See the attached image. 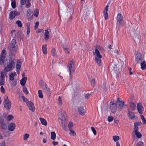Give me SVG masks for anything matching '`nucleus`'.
<instances>
[{
  "mask_svg": "<svg viewBox=\"0 0 146 146\" xmlns=\"http://www.w3.org/2000/svg\"><path fill=\"white\" fill-rule=\"evenodd\" d=\"M95 53L94 52V54L95 55V60L99 66H101L102 64V60L101 58H102V56L100 54L98 49L100 50L101 47L98 45H96L95 46Z\"/></svg>",
  "mask_w": 146,
  "mask_h": 146,
  "instance_id": "1",
  "label": "nucleus"
},
{
  "mask_svg": "<svg viewBox=\"0 0 146 146\" xmlns=\"http://www.w3.org/2000/svg\"><path fill=\"white\" fill-rule=\"evenodd\" d=\"M16 60L13 56H11L9 58V61L6 64L7 66L5 67L4 69L6 70L7 72L10 71L15 68V62Z\"/></svg>",
  "mask_w": 146,
  "mask_h": 146,
  "instance_id": "2",
  "label": "nucleus"
},
{
  "mask_svg": "<svg viewBox=\"0 0 146 146\" xmlns=\"http://www.w3.org/2000/svg\"><path fill=\"white\" fill-rule=\"evenodd\" d=\"M17 45L15 40L13 39L9 44V48L11 53L15 54L17 51Z\"/></svg>",
  "mask_w": 146,
  "mask_h": 146,
  "instance_id": "3",
  "label": "nucleus"
},
{
  "mask_svg": "<svg viewBox=\"0 0 146 146\" xmlns=\"http://www.w3.org/2000/svg\"><path fill=\"white\" fill-rule=\"evenodd\" d=\"M3 104L4 107L7 110L9 111L10 110L11 106V103L9 101L7 96H6L4 98Z\"/></svg>",
  "mask_w": 146,
  "mask_h": 146,
  "instance_id": "4",
  "label": "nucleus"
},
{
  "mask_svg": "<svg viewBox=\"0 0 146 146\" xmlns=\"http://www.w3.org/2000/svg\"><path fill=\"white\" fill-rule=\"evenodd\" d=\"M135 61L137 63H140L144 60L140 52H137V53L135 56Z\"/></svg>",
  "mask_w": 146,
  "mask_h": 146,
  "instance_id": "5",
  "label": "nucleus"
},
{
  "mask_svg": "<svg viewBox=\"0 0 146 146\" xmlns=\"http://www.w3.org/2000/svg\"><path fill=\"white\" fill-rule=\"evenodd\" d=\"M110 103L111 104L110 105V109L113 113H115L117 110V106L116 103L112 102V101H111Z\"/></svg>",
  "mask_w": 146,
  "mask_h": 146,
  "instance_id": "6",
  "label": "nucleus"
},
{
  "mask_svg": "<svg viewBox=\"0 0 146 146\" xmlns=\"http://www.w3.org/2000/svg\"><path fill=\"white\" fill-rule=\"evenodd\" d=\"M27 17L28 20L31 21L32 20L33 15L32 10L30 9H29L27 11Z\"/></svg>",
  "mask_w": 146,
  "mask_h": 146,
  "instance_id": "7",
  "label": "nucleus"
},
{
  "mask_svg": "<svg viewBox=\"0 0 146 146\" xmlns=\"http://www.w3.org/2000/svg\"><path fill=\"white\" fill-rule=\"evenodd\" d=\"M116 19L117 23L122 24L123 23V19L122 15L120 13H118Z\"/></svg>",
  "mask_w": 146,
  "mask_h": 146,
  "instance_id": "8",
  "label": "nucleus"
},
{
  "mask_svg": "<svg viewBox=\"0 0 146 146\" xmlns=\"http://www.w3.org/2000/svg\"><path fill=\"white\" fill-rule=\"evenodd\" d=\"M59 118L61 119L62 121L65 120L66 119V114L65 112L61 111L59 113Z\"/></svg>",
  "mask_w": 146,
  "mask_h": 146,
  "instance_id": "9",
  "label": "nucleus"
},
{
  "mask_svg": "<svg viewBox=\"0 0 146 146\" xmlns=\"http://www.w3.org/2000/svg\"><path fill=\"white\" fill-rule=\"evenodd\" d=\"M27 105L29 107V109L32 111H34L35 108L34 106V104L31 101H29L27 104Z\"/></svg>",
  "mask_w": 146,
  "mask_h": 146,
  "instance_id": "10",
  "label": "nucleus"
},
{
  "mask_svg": "<svg viewBox=\"0 0 146 146\" xmlns=\"http://www.w3.org/2000/svg\"><path fill=\"white\" fill-rule=\"evenodd\" d=\"M137 109L139 113L141 114L143 113V107L140 103H139L137 106Z\"/></svg>",
  "mask_w": 146,
  "mask_h": 146,
  "instance_id": "11",
  "label": "nucleus"
},
{
  "mask_svg": "<svg viewBox=\"0 0 146 146\" xmlns=\"http://www.w3.org/2000/svg\"><path fill=\"white\" fill-rule=\"evenodd\" d=\"M44 90L46 94L48 96L50 95L51 94V92L49 88H48L47 85L45 84Z\"/></svg>",
  "mask_w": 146,
  "mask_h": 146,
  "instance_id": "12",
  "label": "nucleus"
},
{
  "mask_svg": "<svg viewBox=\"0 0 146 146\" xmlns=\"http://www.w3.org/2000/svg\"><path fill=\"white\" fill-rule=\"evenodd\" d=\"M5 55H0V65H2L4 64L5 67L6 65V63L4 64V60L5 58Z\"/></svg>",
  "mask_w": 146,
  "mask_h": 146,
  "instance_id": "13",
  "label": "nucleus"
},
{
  "mask_svg": "<svg viewBox=\"0 0 146 146\" xmlns=\"http://www.w3.org/2000/svg\"><path fill=\"white\" fill-rule=\"evenodd\" d=\"M15 128V124L13 123H11L9 126L8 129L9 131H13Z\"/></svg>",
  "mask_w": 146,
  "mask_h": 146,
  "instance_id": "14",
  "label": "nucleus"
},
{
  "mask_svg": "<svg viewBox=\"0 0 146 146\" xmlns=\"http://www.w3.org/2000/svg\"><path fill=\"white\" fill-rule=\"evenodd\" d=\"M109 5H107L105 9V10L104 11V15L105 19L107 20L108 18V10Z\"/></svg>",
  "mask_w": 146,
  "mask_h": 146,
  "instance_id": "15",
  "label": "nucleus"
},
{
  "mask_svg": "<svg viewBox=\"0 0 146 146\" xmlns=\"http://www.w3.org/2000/svg\"><path fill=\"white\" fill-rule=\"evenodd\" d=\"M79 113L82 115H84L85 114V110L82 107H79L78 108Z\"/></svg>",
  "mask_w": 146,
  "mask_h": 146,
  "instance_id": "16",
  "label": "nucleus"
},
{
  "mask_svg": "<svg viewBox=\"0 0 146 146\" xmlns=\"http://www.w3.org/2000/svg\"><path fill=\"white\" fill-rule=\"evenodd\" d=\"M128 115L130 118L132 119H134L135 117L133 112L129 111L128 112Z\"/></svg>",
  "mask_w": 146,
  "mask_h": 146,
  "instance_id": "17",
  "label": "nucleus"
},
{
  "mask_svg": "<svg viewBox=\"0 0 146 146\" xmlns=\"http://www.w3.org/2000/svg\"><path fill=\"white\" fill-rule=\"evenodd\" d=\"M140 63L141 69L143 70H145L146 68V61L144 60Z\"/></svg>",
  "mask_w": 146,
  "mask_h": 146,
  "instance_id": "18",
  "label": "nucleus"
},
{
  "mask_svg": "<svg viewBox=\"0 0 146 146\" xmlns=\"http://www.w3.org/2000/svg\"><path fill=\"white\" fill-rule=\"evenodd\" d=\"M0 124L3 129H7L6 126V124L5 122L4 121L3 119H1L0 121Z\"/></svg>",
  "mask_w": 146,
  "mask_h": 146,
  "instance_id": "19",
  "label": "nucleus"
},
{
  "mask_svg": "<svg viewBox=\"0 0 146 146\" xmlns=\"http://www.w3.org/2000/svg\"><path fill=\"white\" fill-rule=\"evenodd\" d=\"M27 80V77H25L23 78L20 80V84L22 86H25V84L26 83Z\"/></svg>",
  "mask_w": 146,
  "mask_h": 146,
  "instance_id": "20",
  "label": "nucleus"
},
{
  "mask_svg": "<svg viewBox=\"0 0 146 146\" xmlns=\"http://www.w3.org/2000/svg\"><path fill=\"white\" fill-rule=\"evenodd\" d=\"M44 35L45 40H47L49 38V32L47 29L45 30Z\"/></svg>",
  "mask_w": 146,
  "mask_h": 146,
  "instance_id": "21",
  "label": "nucleus"
},
{
  "mask_svg": "<svg viewBox=\"0 0 146 146\" xmlns=\"http://www.w3.org/2000/svg\"><path fill=\"white\" fill-rule=\"evenodd\" d=\"M42 124L44 125H47V122L46 120L42 118H40L39 119Z\"/></svg>",
  "mask_w": 146,
  "mask_h": 146,
  "instance_id": "22",
  "label": "nucleus"
},
{
  "mask_svg": "<svg viewBox=\"0 0 146 146\" xmlns=\"http://www.w3.org/2000/svg\"><path fill=\"white\" fill-rule=\"evenodd\" d=\"M116 105H118V108L120 109H121L123 107L124 105V102L123 101L120 102H119L117 103H116Z\"/></svg>",
  "mask_w": 146,
  "mask_h": 146,
  "instance_id": "23",
  "label": "nucleus"
},
{
  "mask_svg": "<svg viewBox=\"0 0 146 146\" xmlns=\"http://www.w3.org/2000/svg\"><path fill=\"white\" fill-rule=\"evenodd\" d=\"M42 50L43 53L44 54H47V45H46L42 46Z\"/></svg>",
  "mask_w": 146,
  "mask_h": 146,
  "instance_id": "24",
  "label": "nucleus"
},
{
  "mask_svg": "<svg viewBox=\"0 0 146 146\" xmlns=\"http://www.w3.org/2000/svg\"><path fill=\"white\" fill-rule=\"evenodd\" d=\"M130 106L132 110H134L136 108V104L135 103L132 102H131L130 103Z\"/></svg>",
  "mask_w": 146,
  "mask_h": 146,
  "instance_id": "25",
  "label": "nucleus"
},
{
  "mask_svg": "<svg viewBox=\"0 0 146 146\" xmlns=\"http://www.w3.org/2000/svg\"><path fill=\"white\" fill-rule=\"evenodd\" d=\"M75 62L74 60L72 59L70 63L68 64L67 67H73V66H74V64Z\"/></svg>",
  "mask_w": 146,
  "mask_h": 146,
  "instance_id": "26",
  "label": "nucleus"
},
{
  "mask_svg": "<svg viewBox=\"0 0 146 146\" xmlns=\"http://www.w3.org/2000/svg\"><path fill=\"white\" fill-rule=\"evenodd\" d=\"M21 63L20 62H19L18 61H17V63L16 66V68L17 70H18L19 69H20V68L21 67Z\"/></svg>",
  "mask_w": 146,
  "mask_h": 146,
  "instance_id": "27",
  "label": "nucleus"
},
{
  "mask_svg": "<svg viewBox=\"0 0 146 146\" xmlns=\"http://www.w3.org/2000/svg\"><path fill=\"white\" fill-rule=\"evenodd\" d=\"M51 53L52 54L54 57H56L57 56V54L56 53V50L54 48H52Z\"/></svg>",
  "mask_w": 146,
  "mask_h": 146,
  "instance_id": "28",
  "label": "nucleus"
},
{
  "mask_svg": "<svg viewBox=\"0 0 146 146\" xmlns=\"http://www.w3.org/2000/svg\"><path fill=\"white\" fill-rule=\"evenodd\" d=\"M51 139L52 140H54L56 138V134L54 132L52 131L51 133Z\"/></svg>",
  "mask_w": 146,
  "mask_h": 146,
  "instance_id": "29",
  "label": "nucleus"
},
{
  "mask_svg": "<svg viewBox=\"0 0 146 146\" xmlns=\"http://www.w3.org/2000/svg\"><path fill=\"white\" fill-rule=\"evenodd\" d=\"M27 35L29 34L30 32V24L29 23H27Z\"/></svg>",
  "mask_w": 146,
  "mask_h": 146,
  "instance_id": "30",
  "label": "nucleus"
},
{
  "mask_svg": "<svg viewBox=\"0 0 146 146\" xmlns=\"http://www.w3.org/2000/svg\"><path fill=\"white\" fill-rule=\"evenodd\" d=\"M68 68V71L69 73L72 72L74 73L75 71V69L74 67H69Z\"/></svg>",
  "mask_w": 146,
  "mask_h": 146,
  "instance_id": "31",
  "label": "nucleus"
},
{
  "mask_svg": "<svg viewBox=\"0 0 146 146\" xmlns=\"http://www.w3.org/2000/svg\"><path fill=\"white\" fill-rule=\"evenodd\" d=\"M38 96L40 98H42L43 96L42 94V90H39L38 91Z\"/></svg>",
  "mask_w": 146,
  "mask_h": 146,
  "instance_id": "32",
  "label": "nucleus"
},
{
  "mask_svg": "<svg viewBox=\"0 0 146 146\" xmlns=\"http://www.w3.org/2000/svg\"><path fill=\"white\" fill-rule=\"evenodd\" d=\"M11 5L13 9H15L16 8V3L15 0H14L11 2Z\"/></svg>",
  "mask_w": 146,
  "mask_h": 146,
  "instance_id": "33",
  "label": "nucleus"
},
{
  "mask_svg": "<svg viewBox=\"0 0 146 146\" xmlns=\"http://www.w3.org/2000/svg\"><path fill=\"white\" fill-rule=\"evenodd\" d=\"M23 91L26 95L28 94L29 92L27 90V88L25 86H24L23 88Z\"/></svg>",
  "mask_w": 146,
  "mask_h": 146,
  "instance_id": "34",
  "label": "nucleus"
},
{
  "mask_svg": "<svg viewBox=\"0 0 146 146\" xmlns=\"http://www.w3.org/2000/svg\"><path fill=\"white\" fill-rule=\"evenodd\" d=\"M136 137L139 138H141L142 137V135L141 133L139 132H137L135 133Z\"/></svg>",
  "mask_w": 146,
  "mask_h": 146,
  "instance_id": "35",
  "label": "nucleus"
},
{
  "mask_svg": "<svg viewBox=\"0 0 146 146\" xmlns=\"http://www.w3.org/2000/svg\"><path fill=\"white\" fill-rule=\"evenodd\" d=\"M73 123L71 121H70L68 125V127L69 130L72 129V127L73 126Z\"/></svg>",
  "mask_w": 146,
  "mask_h": 146,
  "instance_id": "36",
  "label": "nucleus"
},
{
  "mask_svg": "<svg viewBox=\"0 0 146 146\" xmlns=\"http://www.w3.org/2000/svg\"><path fill=\"white\" fill-rule=\"evenodd\" d=\"M16 23L17 25L19 27H21L22 26V24L20 21H16Z\"/></svg>",
  "mask_w": 146,
  "mask_h": 146,
  "instance_id": "37",
  "label": "nucleus"
},
{
  "mask_svg": "<svg viewBox=\"0 0 146 146\" xmlns=\"http://www.w3.org/2000/svg\"><path fill=\"white\" fill-rule=\"evenodd\" d=\"M113 138L115 142L117 141L119 139V136H114L113 137Z\"/></svg>",
  "mask_w": 146,
  "mask_h": 146,
  "instance_id": "38",
  "label": "nucleus"
},
{
  "mask_svg": "<svg viewBox=\"0 0 146 146\" xmlns=\"http://www.w3.org/2000/svg\"><path fill=\"white\" fill-rule=\"evenodd\" d=\"M33 15L35 16L36 17H37L38 16L39 13V11L38 9H36L34 11Z\"/></svg>",
  "mask_w": 146,
  "mask_h": 146,
  "instance_id": "39",
  "label": "nucleus"
},
{
  "mask_svg": "<svg viewBox=\"0 0 146 146\" xmlns=\"http://www.w3.org/2000/svg\"><path fill=\"white\" fill-rule=\"evenodd\" d=\"M9 19L11 20L13 19L15 17L11 12H10L9 15Z\"/></svg>",
  "mask_w": 146,
  "mask_h": 146,
  "instance_id": "40",
  "label": "nucleus"
},
{
  "mask_svg": "<svg viewBox=\"0 0 146 146\" xmlns=\"http://www.w3.org/2000/svg\"><path fill=\"white\" fill-rule=\"evenodd\" d=\"M29 135L27 133L25 134L24 135L23 139L25 140H27L28 138L29 137Z\"/></svg>",
  "mask_w": 146,
  "mask_h": 146,
  "instance_id": "41",
  "label": "nucleus"
},
{
  "mask_svg": "<svg viewBox=\"0 0 146 146\" xmlns=\"http://www.w3.org/2000/svg\"><path fill=\"white\" fill-rule=\"evenodd\" d=\"M70 134L72 136L75 135L76 134V133L72 130V129H70Z\"/></svg>",
  "mask_w": 146,
  "mask_h": 146,
  "instance_id": "42",
  "label": "nucleus"
},
{
  "mask_svg": "<svg viewBox=\"0 0 146 146\" xmlns=\"http://www.w3.org/2000/svg\"><path fill=\"white\" fill-rule=\"evenodd\" d=\"M113 119V117L112 116H108V121L109 122H111Z\"/></svg>",
  "mask_w": 146,
  "mask_h": 146,
  "instance_id": "43",
  "label": "nucleus"
},
{
  "mask_svg": "<svg viewBox=\"0 0 146 146\" xmlns=\"http://www.w3.org/2000/svg\"><path fill=\"white\" fill-rule=\"evenodd\" d=\"M144 145L143 142L140 141L136 145V146H143Z\"/></svg>",
  "mask_w": 146,
  "mask_h": 146,
  "instance_id": "44",
  "label": "nucleus"
},
{
  "mask_svg": "<svg viewBox=\"0 0 146 146\" xmlns=\"http://www.w3.org/2000/svg\"><path fill=\"white\" fill-rule=\"evenodd\" d=\"M91 84L92 86H94L95 84V80L94 79H92L91 81Z\"/></svg>",
  "mask_w": 146,
  "mask_h": 146,
  "instance_id": "45",
  "label": "nucleus"
},
{
  "mask_svg": "<svg viewBox=\"0 0 146 146\" xmlns=\"http://www.w3.org/2000/svg\"><path fill=\"white\" fill-rule=\"evenodd\" d=\"M13 118V117L12 115H9L7 117L8 121H10Z\"/></svg>",
  "mask_w": 146,
  "mask_h": 146,
  "instance_id": "46",
  "label": "nucleus"
},
{
  "mask_svg": "<svg viewBox=\"0 0 146 146\" xmlns=\"http://www.w3.org/2000/svg\"><path fill=\"white\" fill-rule=\"evenodd\" d=\"M141 118L142 120L143 121V124H145L146 123V119L144 116L143 115H141Z\"/></svg>",
  "mask_w": 146,
  "mask_h": 146,
  "instance_id": "47",
  "label": "nucleus"
},
{
  "mask_svg": "<svg viewBox=\"0 0 146 146\" xmlns=\"http://www.w3.org/2000/svg\"><path fill=\"white\" fill-rule=\"evenodd\" d=\"M64 49V50L66 53H67L68 54H69L70 52L69 51V49L68 48L66 47H63Z\"/></svg>",
  "mask_w": 146,
  "mask_h": 146,
  "instance_id": "48",
  "label": "nucleus"
},
{
  "mask_svg": "<svg viewBox=\"0 0 146 146\" xmlns=\"http://www.w3.org/2000/svg\"><path fill=\"white\" fill-rule=\"evenodd\" d=\"M138 129H139V127L138 126H134V130L133 131V132L135 133V132H138Z\"/></svg>",
  "mask_w": 146,
  "mask_h": 146,
  "instance_id": "49",
  "label": "nucleus"
},
{
  "mask_svg": "<svg viewBox=\"0 0 146 146\" xmlns=\"http://www.w3.org/2000/svg\"><path fill=\"white\" fill-rule=\"evenodd\" d=\"M11 85L13 86H15L17 85V81L16 80H14L11 83Z\"/></svg>",
  "mask_w": 146,
  "mask_h": 146,
  "instance_id": "50",
  "label": "nucleus"
},
{
  "mask_svg": "<svg viewBox=\"0 0 146 146\" xmlns=\"http://www.w3.org/2000/svg\"><path fill=\"white\" fill-rule=\"evenodd\" d=\"M91 129H92V131L93 132L94 134L95 135H96L97 134V133H96V130L93 127H91Z\"/></svg>",
  "mask_w": 146,
  "mask_h": 146,
  "instance_id": "51",
  "label": "nucleus"
},
{
  "mask_svg": "<svg viewBox=\"0 0 146 146\" xmlns=\"http://www.w3.org/2000/svg\"><path fill=\"white\" fill-rule=\"evenodd\" d=\"M5 84V80L0 79V86H2Z\"/></svg>",
  "mask_w": 146,
  "mask_h": 146,
  "instance_id": "52",
  "label": "nucleus"
},
{
  "mask_svg": "<svg viewBox=\"0 0 146 146\" xmlns=\"http://www.w3.org/2000/svg\"><path fill=\"white\" fill-rule=\"evenodd\" d=\"M141 122H136L134 123V126H138V125H141Z\"/></svg>",
  "mask_w": 146,
  "mask_h": 146,
  "instance_id": "53",
  "label": "nucleus"
},
{
  "mask_svg": "<svg viewBox=\"0 0 146 146\" xmlns=\"http://www.w3.org/2000/svg\"><path fill=\"white\" fill-rule=\"evenodd\" d=\"M58 100L59 104L60 105H62V102L61 98L60 96H59Z\"/></svg>",
  "mask_w": 146,
  "mask_h": 146,
  "instance_id": "54",
  "label": "nucleus"
},
{
  "mask_svg": "<svg viewBox=\"0 0 146 146\" xmlns=\"http://www.w3.org/2000/svg\"><path fill=\"white\" fill-rule=\"evenodd\" d=\"M6 55V51L5 49H3L1 53L0 54V55Z\"/></svg>",
  "mask_w": 146,
  "mask_h": 146,
  "instance_id": "55",
  "label": "nucleus"
},
{
  "mask_svg": "<svg viewBox=\"0 0 146 146\" xmlns=\"http://www.w3.org/2000/svg\"><path fill=\"white\" fill-rule=\"evenodd\" d=\"M8 72H7V70H5L4 69L1 72V74H5V75H6L7 73Z\"/></svg>",
  "mask_w": 146,
  "mask_h": 146,
  "instance_id": "56",
  "label": "nucleus"
},
{
  "mask_svg": "<svg viewBox=\"0 0 146 146\" xmlns=\"http://www.w3.org/2000/svg\"><path fill=\"white\" fill-rule=\"evenodd\" d=\"M12 13L14 15V16L15 17V16L18 15V13H19V12L17 11H11Z\"/></svg>",
  "mask_w": 146,
  "mask_h": 146,
  "instance_id": "57",
  "label": "nucleus"
},
{
  "mask_svg": "<svg viewBox=\"0 0 146 146\" xmlns=\"http://www.w3.org/2000/svg\"><path fill=\"white\" fill-rule=\"evenodd\" d=\"M26 2V0H21L20 3L21 5H24Z\"/></svg>",
  "mask_w": 146,
  "mask_h": 146,
  "instance_id": "58",
  "label": "nucleus"
},
{
  "mask_svg": "<svg viewBox=\"0 0 146 146\" xmlns=\"http://www.w3.org/2000/svg\"><path fill=\"white\" fill-rule=\"evenodd\" d=\"M4 74H1V76H0V79L5 80V75Z\"/></svg>",
  "mask_w": 146,
  "mask_h": 146,
  "instance_id": "59",
  "label": "nucleus"
},
{
  "mask_svg": "<svg viewBox=\"0 0 146 146\" xmlns=\"http://www.w3.org/2000/svg\"><path fill=\"white\" fill-rule=\"evenodd\" d=\"M14 76H12L11 74H10L9 75V79L11 80H13L14 79Z\"/></svg>",
  "mask_w": 146,
  "mask_h": 146,
  "instance_id": "60",
  "label": "nucleus"
},
{
  "mask_svg": "<svg viewBox=\"0 0 146 146\" xmlns=\"http://www.w3.org/2000/svg\"><path fill=\"white\" fill-rule=\"evenodd\" d=\"M1 90L2 93H4L5 92V90L3 86H1Z\"/></svg>",
  "mask_w": 146,
  "mask_h": 146,
  "instance_id": "61",
  "label": "nucleus"
},
{
  "mask_svg": "<svg viewBox=\"0 0 146 146\" xmlns=\"http://www.w3.org/2000/svg\"><path fill=\"white\" fill-rule=\"evenodd\" d=\"M91 95V94H86L85 96V98L86 99H88L89 97Z\"/></svg>",
  "mask_w": 146,
  "mask_h": 146,
  "instance_id": "62",
  "label": "nucleus"
},
{
  "mask_svg": "<svg viewBox=\"0 0 146 146\" xmlns=\"http://www.w3.org/2000/svg\"><path fill=\"white\" fill-rule=\"evenodd\" d=\"M39 22L38 21H37L35 23V29L38 28L39 25Z\"/></svg>",
  "mask_w": 146,
  "mask_h": 146,
  "instance_id": "63",
  "label": "nucleus"
},
{
  "mask_svg": "<svg viewBox=\"0 0 146 146\" xmlns=\"http://www.w3.org/2000/svg\"><path fill=\"white\" fill-rule=\"evenodd\" d=\"M31 5L30 3H27L25 7L27 8H29L30 7Z\"/></svg>",
  "mask_w": 146,
  "mask_h": 146,
  "instance_id": "64",
  "label": "nucleus"
}]
</instances>
